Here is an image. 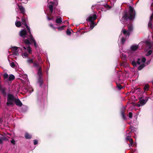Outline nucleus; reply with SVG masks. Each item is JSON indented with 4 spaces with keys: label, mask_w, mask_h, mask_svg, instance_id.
I'll return each mask as SVG.
<instances>
[{
    "label": "nucleus",
    "mask_w": 153,
    "mask_h": 153,
    "mask_svg": "<svg viewBox=\"0 0 153 153\" xmlns=\"http://www.w3.org/2000/svg\"><path fill=\"white\" fill-rule=\"evenodd\" d=\"M128 12L127 11L123 12L121 20L123 23L126 22L128 20L131 21L134 19L136 15L135 10L132 6H129Z\"/></svg>",
    "instance_id": "f257e3e1"
},
{
    "label": "nucleus",
    "mask_w": 153,
    "mask_h": 153,
    "mask_svg": "<svg viewBox=\"0 0 153 153\" xmlns=\"http://www.w3.org/2000/svg\"><path fill=\"white\" fill-rule=\"evenodd\" d=\"M7 102H6V105L9 106L10 105H13V101H14L16 105L18 106L21 107L22 104L21 101L19 99H16L14 98L13 95L9 94L7 99Z\"/></svg>",
    "instance_id": "f03ea898"
},
{
    "label": "nucleus",
    "mask_w": 153,
    "mask_h": 153,
    "mask_svg": "<svg viewBox=\"0 0 153 153\" xmlns=\"http://www.w3.org/2000/svg\"><path fill=\"white\" fill-rule=\"evenodd\" d=\"M146 59L145 57H142L141 59L138 58L137 59V62L135 61H133L131 62V64L134 67H136L137 66V64L138 65H140V62H146Z\"/></svg>",
    "instance_id": "7ed1b4c3"
},
{
    "label": "nucleus",
    "mask_w": 153,
    "mask_h": 153,
    "mask_svg": "<svg viewBox=\"0 0 153 153\" xmlns=\"http://www.w3.org/2000/svg\"><path fill=\"white\" fill-rule=\"evenodd\" d=\"M51 4H50L49 5L48 7L49 8V10H50V13L51 14H48L47 15H48V16H47V18L48 20L49 21L52 20H53L54 19V17L53 16H52L51 17H50V16H51V13H52L53 12V5L54 4V3L53 2H51Z\"/></svg>",
    "instance_id": "20e7f679"
},
{
    "label": "nucleus",
    "mask_w": 153,
    "mask_h": 153,
    "mask_svg": "<svg viewBox=\"0 0 153 153\" xmlns=\"http://www.w3.org/2000/svg\"><path fill=\"white\" fill-rule=\"evenodd\" d=\"M27 63L31 64L33 63V67L34 68H37L39 66V63L38 62L37 60L33 61V59H29L27 60Z\"/></svg>",
    "instance_id": "39448f33"
},
{
    "label": "nucleus",
    "mask_w": 153,
    "mask_h": 153,
    "mask_svg": "<svg viewBox=\"0 0 153 153\" xmlns=\"http://www.w3.org/2000/svg\"><path fill=\"white\" fill-rule=\"evenodd\" d=\"M97 18V16L96 14H93L92 16H89L88 19L87 20L89 22H94L96 19Z\"/></svg>",
    "instance_id": "423d86ee"
},
{
    "label": "nucleus",
    "mask_w": 153,
    "mask_h": 153,
    "mask_svg": "<svg viewBox=\"0 0 153 153\" xmlns=\"http://www.w3.org/2000/svg\"><path fill=\"white\" fill-rule=\"evenodd\" d=\"M36 68V69L38 70L37 74L39 76H42V67L39 65V66Z\"/></svg>",
    "instance_id": "0eeeda50"
},
{
    "label": "nucleus",
    "mask_w": 153,
    "mask_h": 153,
    "mask_svg": "<svg viewBox=\"0 0 153 153\" xmlns=\"http://www.w3.org/2000/svg\"><path fill=\"white\" fill-rule=\"evenodd\" d=\"M27 35V31L25 30H21L20 32V36L22 37H25V36Z\"/></svg>",
    "instance_id": "6e6552de"
},
{
    "label": "nucleus",
    "mask_w": 153,
    "mask_h": 153,
    "mask_svg": "<svg viewBox=\"0 0 153 153\" xmlns=\"http://www.w3.org/2000/svg\"><path fill=\"white\" fill-rule=\"evenodd\" d=\"M18 7L21 13L23 14V16L25 15V8L21 5H18Z\"/></svg>",
    "instance_id": "1a4fd4ad"
},
{
    "label": "nucleus",
    "mask_w": 153,
    "mask_h": 153,
    "mask_svg": "<svg viewBox=\"0 0 153 153\" xmlns=\"http://www.w3.org/2000/svg\"><path fill=\"white\" fill-rule=\"evenodd\" d=\"M121 115L123 120L126 119V117L125 115V109H123L121 111Z\"/></svg>",
    "instance_id": "9d476101"
},
{
    "label": "nucleus",
    "mask_w": 153,
    "mask_h": 153,
    "mask_svg": "<svg viewBox=\"0 0 153 153\" xmlns=\"http://www.w3.org/2000/svg\"><path fill=\"white\" fill-rule=\"evenodd\" d=\"M38 82L39 84V86L41 87L43 83V81L42 78V76H39L38 79Z\"/></svg>",
    "instance_id": "9b49d317"
},
{
    "label": "nucleus",
    "mask_w": 153,
    "mask_h": 153,
    "mask_svg": "<svg viewBox=\"0 0 153 153\" xmlns=\"http://www.w3.org/2000/svg\"><path fill=\"white\" fill-rule=\"evenodd\" d=\"M6 88L5 87L2 88L1 89V90H0L2 95L4 97H5L7 95L6 91Z\"/></svg>",
    "instance_id": "f8f14e48"
},
{
    "label": "nucleus",
    "mask_w": 153,
    "mask_h": 153,
    "mask_svg": "<svg viewBox=\"0 0 153 153\" xmlns=\"http://www.w3.org/2000/svg\"><path fill=\"white\" fill-rule=\"evenodd\" d=\"M24 42L26 45V46H28L29 45H31L32 42H31L28 39H25L23 40Z\"/></svg>",
    "instance_id": "ddd939ff"
},
{
    "label": "nucleus",
    "mask_w": 153,
    "mask_h": 153,
    "mask_svg": "<svg viewBox=\"0 0 153 153\" xmlns=\"http://www.w3.org/2000/svg\"><path fill=\"white\" fill-rule=\"evenodd\" d=\"M28 39L31 42H32L35 40L33 38V36L31 33H30V34H29V35H28Z\"/></svg>",
    "instance_id": "4468645a"
},
{
    "label": "nucleus",
    "mask_w": 153,
    "mask_h": 153,
    "mask_svg": "<svg viewBox=\"0 0 153 153\" xmlns=\"http://www.w3.org/2000/svg\"><path fill=\"white\" fill-rule=\"evenodd\" d=\"M25 138L27 139H30L32 138V135L28 133L25 134Z\"/></svg>",
    "instance_id": "2eb2a0df"
},
{
    "label": "nucleus",
    "mask_w": 153,
    "mask_h": 153,
    "mask_svg": "<svg viewBox=\"0 0 153 153\" xmlns=\"http://www.w3.org/2000/svg\"><path fill=\"white\" fill-rule=\"evenodd\" d=\"M138 48V46L136 45H132L131 47V49L134 51H136Z\"/></svg>",
    "instance_id": "dca6fc26"
},
{
    "label": "nucleus",
    "mask_w": 153,
    "mask_h": 153,
    "mask_svg": "<svg viewBox=\"0 0 153 153\" xmlns=\"http://www.w3.org/2000/svg\"><path fill=\"white\" fill-rule=\"evenodd\" d=\"M62 20L61 17L58 18L56 20V22L58 24H60L62 22Z\"/></svg>",
    "instance_id": "f3484780"
},
{
    "label": "nucleus",
    "mask_w": 153,
    "mask_h": 153,
    "mask_svg": "<svg viewBox=\"0 0 153 153\" xmlns=\"http://www.w3.org/2000/svg\"><path fill=\"white\" fill-rule=\"evenodd\" d=\"M122 31L123 33L125 36H127L128 35L129 36V33L126 30L124 29H123Z\"/></svg>",
    "instance_id": "a211bd4d"
},
{
    "label": "nucleus",
    "mask_w": 153,
    "mask_h": 153,
    "mask_svg": "<svg viewBox=\"0 0 153 153\" xmlns=\"http://www.w3.org/2000/svg\"><path fill=\"white\" fill-rule=\"evenodd\" d=\"M139 102L142 105H143L146 104V102L145 101V100L143 99L140 100L139 101Z\"/></svg>",
    "instance_id": "6ab92c4d"
},
{
    "label": "nucleus",
    "mask_w": 153,
    "mask_h": 153,
    "mask_svg": "<svg viewBox=\"0 0 153 153\" xmlns=\"http://www.w3.org/2000/svg\"><path fill=\"white\" fill-rule=\"evenodd\" d=\"M15 78L13 74H11L8 78V80L9 81H12L14 80Z\"/></svg>",
    "instance_id": "aec40b11"
},
{
    "label": "nucleus",
    "mask_w": 153,
    "mask_h": 153,
    "mask_svg": "<svg viewBox=\"0 0 153 153\" xmlns=\"http://www.w3.org/2000/svg\"><path fill=\"white\" fill-rule=\"evenodd\" d=\"M22 23L24 25L27 24L25 18L24 16L22 18Z\"/></svg>",
    "instance_id": "412c9836"
},
{
    "label": "nucleus",
    "mask_w": 153,
    "mask_h": 153,
    "mask_svg": "<svg viewBox=\"0 0 153 153\" xmlns=\"http://www.w3.org/2000/svg\"><path fill=\"white\" fill-rule=\"evenodd\" d=\"M15 25L17 27H20L21 25V23L20 21H17L15 22Z\"/></svg>",
    "instance_id": "4be33fe9"
},
{
    "label": "nucleus",
    "mask_w": 153,
    "mask_h": 153,
    "mask_svg": "<svg viewBox=\"0 0 153 153\" xmlns=\"http://www.w3.org/2000/svg\"><path fill=\"white\" fill-rule=\"evenodd\" d=\"M117 85V88L119 90H121L123 88V87L120 84L116 83Z\"/></svg>",
    "instance_id": "5701e85b"
},
{
    "label": "nucleus",
    "mask_w": 153,
    "mask_h": 153,
    "mask_svg": "<svg viewBox=\"0 0 153 153\" xmlns=\"http://www.w3.org/2000/svg\"><path fill=\"white\" fill-rule=\"evenodd\" d=\"M149 84H146L143 88L144 90V91H148L149 90Z\"/></svg>",
    "instance_id": "b1692460"
},
{
    "label": "nucleus",
    "mask_w": 153,
    "mask_h": 153,
    "mask_svg": "<svg viewBox=\"0 0 153 153\" xmlns=\"http://www.w3.org/2000/svg\"><path fill=\"white\" fill-rule=\"evenodd\" d=\"M145 67V64H142L140 65L138 68V70L140 71L141 70Z\"/></svg>",
    "instance_id": "393cba45"
},
{
    "label": "nucleus",
    "mask_w": 153,
    "mask_h": 153,
    "mask_svg": "<svg viewBox=\"0 0 153 153\" xmlns=\"http://www.w3.org/2000/svg\"><path fill=\"white\" fill-rule=\"evenodd\" d=\"M91 24L90 25V28H91V29H92L93 27L95 26L96 25H95L94 21L91 22Z\"/></svg>",
    "instance_id": "a878e982"
},
{
    "label": "nucleus",
    "mask_w": 153,
    "mask_h": 153,
    "mask_svg": "<svg viewBox=\"0 0 153 153\" xmlns=\"http://www.w3.org/2000/svg\"><path fill=\"white\" fill-rule=\"evenodd\" d=\"M27 47V50L28 51L29 53L31 54L32 53V50L31 49L30 46L29 45H28Z\"/></svg>",
    "instance_id": "bb28decb"
},
{
    "label": "nucleus",
    "mask_w": 153,
    "mask_h": 153,
    "mask_svg": "<svg viewBox=\"0 0 153 153\" xmlns=\"http://www.w3.org/2000/svg\"><path fill=\"white\" fill-rule=\"evenodd\" d=\"M27 30L29 34H30V27L28 26L27 24L25 25Z\"/></svg>",
    "instance_id": "cd10ccee"
},
{
    "label": "nucleus",
    "mask_w": 153,
    "mask_h": 153,
    "mask_svg": "<svg viewBox=\"0 0 153 153\" xmlns=\"http://www.w3.org/2000/svg\"><path fill=\"white\" fill-rule=\"evenodd\" d=\"M66 27V26L65 25H64L63 26H62L60 27H58L57 28V29L59 30H62L64 29V28Z\"/></svg>",
    "instance_id": "c85d7f7f"
},
{
    "label": "nucleus",
    "mask_w": 153,
    "mask_h": 153,
    "mask_svg": "<svg viewBox=\"0 0 153 153\" xmlns=\"http://www.w3.org/2000/svg\"><path fill=\"white\" fill-rule=\"evenodd\" d=\"M152 21L149 20L148 23V26L150 28H152Z\"/></svg>",
    "instance_id": "c756f323"
},
{
    "label": "nucleus",
    "mask_w": 153,
    "mask_h": 153,
    "mask_svg": "<svg viewBox=\"0 0 153 153\" xmlns=\"http://www.w3.org/2000/svg\"><path fill=\"white\" fill-rule=\"evenodd\" d=\"M152 50H150L146 54V56H149V55H150L152 53Z\"/></svg>",
    "instance_id": "7c9ffc66"
},
{
    "label": "nucleus",
    "mask_w": 153,
    "mask_h": 153,
    "mask_svg": "<svg viewBox=\"0 0 153 153\" xmlns=\"http://www.w3.org/2000/svg\"><path fill=\"white\" fill-rule=\"evenodd\" d=\"M128 30L129 31H131L133 29V27L132 26L129 25H128Z\"/></svg>",
    "instance_id": "2f4dec72"
},
{
    "label": "nucleus",
    "mask_w": 153,
    "mask_h": 153,
    "mask_svg": "<svg viewBox=\"0 0 153 153\" xmlns=\"http://www.w3.org/2000/svg\"><path fill=\"white\" fill-rule=\"evenodd\" d=\"M121 43L123 44L126 40V39L124 37H123L121 38Z\"/></svg>",
    "instance_id": "473e14b6"
},
{
    "label": "nucleus",
    "mask_w": 153,
    "mask_h": 153,
    "mask_svg": "<svg viewBox=\"0 0 153 153\" xmlns=\"http://www.w3.org/2000/svg\"><path fill=\"white\" fill-rule=\"evenodd\" d=\"M135 128L134 127H133L132 126H131L130 129H131V131L130 132H129L128 133V134H129L130 133H131V132H134V131L133 130V129Z\"/></svg>",
    "instance_id": "72a5a7b5"
},
{
    "label": "nucleus",
    "mask_w": 153,
    "mask_h": 153,
    "mask_svg": "<svg viewBox=\"0 0 153 153\" xmlns=\"http://www.w3.org/2000/svg\"><path fill=\"white\" fill-rule=\"evenodd\" d=\"M150 9L152 10L153 12L152 14L150 17V20L151 21H152L153 18V10H152V8H150Z\"/></svg>",
    "instance_id": "f704fd0d"
},
{
    "label": "nucleus",
    "mask_w": 153,
    "mask_h": 153,
    "mask_svg": "<svg viewBox=\"0 0 153 153\" xmlns=\"http://www.w3.org/2000/svg\"><path fill=\"white\" fill-rule=\"evenodd\" d=\"M132 138H131V136L127 135L126 136V141H128V140H130Z\"/></svg>",
    "instance_id": "c9c22d12"
},
{
    "label": "nucleus",
    "mask_w": 153,
    "mask_h": 153,
    "mask_svg": "<svg viewBox=\"0 0 153 153\" xmlns=\"http://www.w3.org/2000/svg\"><path fill=\"white\" fill-rule=\"evenodd\" d=\"M10 65L13 68H14L15 67V65L14 62H11L10 63Z\"/></svg>",
    "instance_id": "e433bc0d"
},
{
    "label": "nucleus",
    "mask_w": 153,
    "mask_h": 153,
    "mask_svg": "<svg viewBox=\"0 0 153 153\" xmlns=\"http://www.w3.org/2000/svg\"><path fill=\"white\" fill-rule=\"evenodd\" d=\"M66 33L67 35L70 36L71 34V32L68 30L67 29V31H66Z\"/></svg>",
    "instance_id": "4c0bfd02"
},
{
    "label": "nucleus",
    "mask_w": 153,
    "mask_h": 153,
    "mask_svg": "<svg viewBox=\"0 0 153 153\" xmlns=\"http://www.w3.org/2000/svg\"><path fill=\"white\" fill-rule=\"evenodd\" d=\"M13 54L15 55H17L19 54L18 51H13Z\"/></svg>",
    "instance_id": "58836bf2"
},
{
    "label": "nucleus",
    "mask_w": 153,
    "mask_h": 153,
    "mask_svg": "<svg viewBox=\"0 0 153 153\" xmlns=\"http://www.w3.org/2000/svg\"><path fill=\"white\" fill-rule=\"evenodd\" d=\"M130 143L129 145L132 146L133 143V140L132 139L130 140H128Z\"/></svg>",
    "instance_id": "ea45409f"
},
{
    "label": "nucleus",
    "mask_w": 153,
    "mask_h": 153,
    "mask_svg": "<svg viewBox=\"0 0 153 153\" xmlns=\"http://www.w3.org/2000/svg\"><path fill=\"white\" fill-rule=\"evenodd\" d=\"M147 45L148 46H149V49H150L151 47H152V46L151 45V43L150 42H147Z\"/></svg>",
    "instance_id": "a19ab883"
},
{
    "label": "nucleus",
    "mask_w": 153,
    "mask_h": 153,
    "mask_svg": "<svg viewBox=\"0 0 153 153\" xmlns=\"http://www.w3.org/2000/svg\"><path fill=\"white\" fill-rule=\"evenodd\" d=\"M6 138L5 137H2V139H0V144H1L2 142V140H6Z\"/></svg>",
    "instance_id": "79ce46f5"
},
{
    "label": "nucleus",
    "mask_w": 153,
    "mask_h": 153,
    "mask_svg": "<svg viewBox=\"0 0 153 153\" xmlns=\"http://www.w3.org/2000/svg\"><path fill=\"white\" fill-rule=\"evenodd\" d=\"M18 48L17 47L14 46L13 47V51H17Z\"/></svg>",
    "instance_id": "37998d69"
},
{
    "label": "nucleus",
    "mask_w": 153,
    "mask_h": 153,
    "mask_svg": "<svg viewBox=\"0 0 153 153\" xmlns=\"http://www.w3.org/2000/svg\"><path fill=\"white\" fill-rule=\"evenodd\" d=\"M8 75L6 73L4 74L3 75V76L4 78L5 79H7L8 77Z\"/></svg>",
    "instance_id": "c03bdc74"
},
{
    "label": "nucleus",
    "mask_w": 153,
    "mask_h": 153,
    "mask_svg": "<svg viewBox=\"0 0 153 153\" xmlns=\"http://www.w3.org/2000/svg\"><path fill=\"white\" fill-rule=\"evenodd\" d=\"M29 54L27 53H24L23 54V56L26 57H27Z\"/></svg>",
    "instance_id": "a18cd8bd"
},
{
    "label": "nucleus",
    "mask_w": 153,
    "mask_h": 153,
    "mask_svg": "<svg viewBox=\"0 0 153 153\" xmlns=\"http://www.w3.org/2000/svg\"><path fill=\"white\" fill-rule=\"evenodd\" d=\"M128 117L130 118H131L132 117V114L131 112H130L128 114Z\"/></svg>",
    "instance_id": "49530a36"
},
{
    "label": "nucleus",
    "mask_w": 153,
    "mask_h": 153,
    "mask_svg": "<svg viewBox=\"0 0 153 153\" xmlns=\"http://www.w3.org/2000/svg\"><path fill=\"white\" fill-rule=\"evenodd\" d=\"M33 43L34 45L35 48H37V45L36 44V42L35 41V40H34L33 42H32Z\"/></svg>",
    "instance_id": "de8ad7c7"
},
{
    "label": "nucleus",
    "mask_w": 153,
    "mask_h": 153,
    "mask_svg": "<svg viewBox=\"0 0 153 153\" xmlns=\"http://www.w3.org/2000/svg\"><path fill=\"white\" fill-rule=\"evenodd\" d=\"M10 142L13 145H14L15 144V140L14 139H12Z\"/></svg>",
    "instance_id": "09e8293b"
},
{
    "label": "nucleus",
    "mask_w": 153,
    "mask_h": 153,
    "mask_svg": "<svg viewBox=\"0 0 153 153\" xmlns=\"http://www.w3.org/2000/svg\"><path fill=\"white\" fill-rule=\"evenodd\" d=\"M34 141V145H36L38 143V141L36 140H33Z\"/></svg>",
    "instance_id": "8fccbe9b"
},
{
    "label": "nucleus",
    "mask_w": 153,
    "mask_h": 153,
    "mask_svg": "<svg viewBox=\"0 0 153 153\" xmlns=\"http://www.w3.org/2000/svg\"><path fill=\"white\" fill-rule=\"evenodd\" d=\"M49 26L50 27H51L53 29H55V28L54 27L53 25L52 24H51L49 25Z\"/></svg>",
    "instance_id": "3c124183"
},
{
    "label": "nucleus",
    "mask_w": 153,
    "mask_h": 153,
    "mask_svg": "<svg viewBox=\"0 0 153 153\" xmlns=\"http://www.w3.org/2000/svg\"><path fill=\"white\" fill-rule=\"evenodd\" d=\"M118 80L119 81V82H120L121 80V79H120V76L118 77Z\"/></svg>",
    "instance_id": "603ef678"
},
{
    "label": "nucleus",
    "mask_w": 153,
    "mask_h": 153,
    "mask_svg": "<svg viewBox=\"0 0 153 153\" xmlns=\"http://www.w3.org/2000/svg\"><path fill=\"white\" fill-rule=\"evenodd\" d=\"M23 48H24V49L25 50H26V47H25V46H24L23 47Z\"/></svg>",
    "instance_id": "864d4df0"
},
{
    "label": "nucleus",
    "mask_w": 153,
    "mask_h": 153,
    "mask_svg": "<svg viewBox=\"0 0 153 153\" xmlns=\"http://www.w3.org/2000/svg\"><path fill=\"white\" fill-rule=\"evenodd\" d=\"M151 7H153V3H152L151 6Z\"/></svg>",
    "instance_id": "5fc2aeb1"
},
{
    "label": "nucleus",
    "mask_w": 153,
    "mask_h": 153,
    "mask_svg": "<svg viewBox=\"0 0 153 153\" xmlns=\"http://www.w3.org/2000/svg\"><path fill=\"white\" fill-rule=\"evenodd\" d=\"M41 59V58H38V60L39 61H40V60Z\"/></svg>",
    "instance_id": "6e6d98bb"
},
{
    "label": "nucleus",
    "mask_w": 153,
    "mask_h": 153,
    "mask_svg": "<svg viewBox=\"0 0 153 153\" xmlns=\"http://www.w3.org/2000/svg\"><path fill=\"white\" fill-rule=\"evenodd\" d=\"M124 57L125 58H126V55H124Z\"/></svg>",
    "instance_id": "4d7b16f0"
},
{
    "label": "nucleus",
    "mask_w": 153,
    "mask_h": 153,
    "mask_svg": "<svg viewBox=\"0 0 153 153\" xmlns=\"http://www.w3.org/2000/svg\"><path fill=\"white\" fill-rule=\"evenodd\" d=\"M65 22H67V23H68V22H67V21H65Z\"/></svg>",
    "instance_id": "13d9d810"
},
{
    "label": "nucleus",
    "mask_w": 153,
    "mask_h": 153,
    "mask_svg": "<svg viewBox=\"0 0 153 153\" xmlns=\"http://www.w3.org/2000/svg\"><path fill=\"white\" fill-rule=\"evenodd\" d=\"M152 84H153V81H152Z\"/></svg>",
    "instance_id": "bf43d9fd"
},
{
    "label": "nucleus",
    "mask_w": 153,
    "mask_h": 153,
    "mask_svg": "<svg viewBox=\"0 0 153 153\" xmlns=\"http://www.w3.org/2000/svg\"><path fill=\"white\" fill-rule=\"evenodd\" d=\"M108 6L110 7V6L109 5H108Z\"/></svg>",
    "instance_id": "052dcab7"
},
{
    "label": "nucleus",
    "mask_w": 153,
    "mask_h": 153,
    "mask_svg": "<svg viewBox=\"0 0 153 153\" xmlns=\"http://www.w3.org/2000/svg\"><path fill=\"white\" fill-rule=\"evenodd\" d=\"M132 93H134V92L133 91V92H132Z\"/></svg>",
    "instance_id": "680f3d73"
},
{
    "label": "nucleus",
    "mask_w": 153,
    "mask_h": 153,
    "mask_svg": "<svg viewBox=\"0 0 153 153\" xmlns=\"http://www.w3.org/2000/svg\"><path fill=\"white\" fill-rule=\"evenodd\" d=\"M139 106H140V105H139Z\"/></svg>",
    "instance_id": "e2e57ef3"
},
{
    "label": "nucleus",
    "mask_w": 153,
    "mask_h": 153,
    "mask_svg": "<svg viewBox=\"0 0 153 153\" xmlns=\"http://www.w3.org/2000/svg\"><path fill=\"white\" fill-rule=\"evenodd\" d=\"M153 1V0H152Z\"/></svg>",
    "instance_id": "0e129e2a"
}]
</instances>
